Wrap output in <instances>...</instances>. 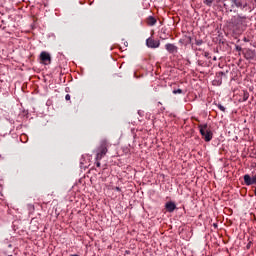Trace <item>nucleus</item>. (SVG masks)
Masks as SVG:
<instances>
[{
    "label": "nucleus",
    "instance_id": "f257e3e1",
    "mask_svg": "<svg viewBox=\"0 0 256 256\" xmlns=\"http://www.w3.org/2000/svg\"><path fill=\"white\" fill-rule=\"evenodd\" d=\"M231 23L234 27V29H239V31H243L247 25V18L242 16H234L231 19Z\"/></svg>",
    "mask_w": 256,
    "mask_h": 256
},
{
    "label": "nucleus",
    "instance_id": "f03ea898",
    "mask_svg": "<svg viewBox=\"0 0 256 256\" xmlns=\"http://www.w3.org/2000/svg\"><path fill=\"white\" fill-rule=\"evenodd\" d=\"M198 127L200 134L204 138V141L209 142L211 141V139H213V133L211 132V130H209L207 124H200Z\"/></svg>",
    "mask_w": 256,
    "mask_h": 256
},
{
    "label": "nucleus",
    "instance_id": "7ed1b4c3",
    "mask_svg": "<svg viewBox=\"0 0 256 256\" xmlns=\"http://www.w3.org/2000/svg\"><path fill=\"white\" fill-rule=\"evenodd\" d=\"M40 60L44 65H51V54L45 51L41 52Z\"/></svg>",
    "mask_w": 256,
    "mask_h": 256
},
{
    "label": "nucleus",
    "instance_id": "20e7f679",
    "mask_svg": "<svg viewBox=\"0 0 256 256\" xmlns=\"http://www.w3.org/2000/svg\"><path fill=\"white\" fill-rule=\"evenodd\" d=\"M147 47H150V49H157L160 45V42L157 40H153L152 38H148L146 40Z\"/></svg>",
    "mask_w": 256,
    "mask_h": 256
},
{
    "label": "nucleus",
    "instance_id": "39448f33",
    "mask_svg": "<svg viewBox=\"0 0 256 256\" xmlns=\"http://www.w3.org/2000/svg\"><path fill=\"white\" fill-rule=\"evenodd\" d=\"M244 182H245V185H255L256 176H253L251 178V176H249V174H246V175H244Z\"/></svg>",
    "mask_w": 256,
    "mask_h": 256
},
{
    "label": "nucleus",
    "instance_id": "423d86ee",
    "mask_svg": "<svg viewBox=\"0 0 256 256\" xmlns=\"http://www.w3.org/2000/svg\"><path fill=\"white\" fill-rule=\"evenodd\" d=\"M165 49L168 53H177V46L175 44H166Z\"/></svg>",
    "mask_w": 256,
    "mask_h": 256
},
{
    "label": "nucleus",
    "instance_id": "0eeeda50",
    "mask_svg": "<svg viewBox=\"0 0 256 256\" xmlns=\"http://www.w3.org/2000/svg\"><path fill=\"white\" fill-rule=\"evenodd\" d=\"M165 207L169 213H173L174 209H177V205H175L173 202L166 203Z\"/></svg>",
    "mask_w": 256,
    "mask_h": 256
},
{
    "label": "nucleus",
    "instance_id": "6e6552de",
    "mask_svg": "<svg viewBox=\"0 0 256 256\" xmlns=\"http://www.w3.org/2000/svg\"><path fill=\"white\" fill-rule=\"evenodd\" d=\"M100 153L102 155H106L107 154V145L106 144H103L101 147H100Z\"/></svg>",
    "mask_w": 256,
    "mask_h": 256
},
{
    "label": "nucleus",
    "instance_id": "1a4fd4ad",
    "mask_svg": "<svg viewBox=\"0 0 256 256\" xmlns=\"http://www.w3.org/2000/svg\"><path fill=\"white\" fill-rule=\"evenodd\" d=\"M148 25H155L157 23V20L153 18L152 16L148 17Z\"/></svg>",
    "mask_w": 256,
    "mask_h": 256
},
{
    "label": "nucleus",
    "instance_id": "9d476101",
    "mask_svg": "<svg viewBox=\"0 0 256 256\" xmlns=\"http://www.w3.org/2000/svg\"><path fill=\"white\" fill-rule=\"evenodd\" d=\"M232 3L235 5V7H241L242 6L241 1H238V0H232Z\"/></svg>",
    "mask_w": 256,
    "mask_h": 256
},
{
    "label": "nucleus",
    "instance_id": "9b49d317",
    "mask_svg": "<svg viewBox=\"0 0 256 256\" xmlns=\"http://www.w3.org/2000/svg\"><path fill=\"white\" fill-rule=\"evenodd\" d=\"M103 155L104 154H102L100 151L97 153V155H96V160L97 161H101V159H103Z\"/></svg>",
    "mask_w": 256,
    "mask_h": 256
},
{
    "label": "nucleus",
    "instance_id": "f8f14e48",
    "mask_svg": "<svg viewBox=\"0 0 256 256\" xmlns=\"http://www.w3.org/2000/svg\"><path fill=\"white\" fill-rule=\"evenodd\" d=\"M173 93H174V95L181 94V93H183V90H181V89L173 90Z\"/></svg>",
    "mask_w": 256,
    "mask_h": 256
},
{
    "label": "nucleus",
    "instance_id": "ddd939ff",
    "mask_svg": "<svg viewBox=\"0 0 256 256\" xmlns=\"http://www.w3.org/2000/svg\"><path fill=\"white\" fill-rule=\"evenodd\" d=\"M218 109H220V111L225 112V107L221 104H218Z\"/></svg>",
    "mask_w": 256,
    "mask_h": 256
},
{
    "label": "nucleus",
    "instance_id": "4468645a",
    "mask_svg": "<svg viewBox=\"0 0 256 256\" xmlns=\"http://www.w3.org/2000/svg\"><path fill=\"white\" fill-rule=\"evenodd\" d=\"M65 99H66V101H70V100H71V96H70L69 94H67V95L65 96Z\"/></svg>",
    "mask_w": 256,
    "mask_h": 256
},
{
    "label": "nucleus",
    "instance_id": "2eb2a0df",
    "mask_svg": "<svg viewBox=\"0 0 256 256\" xmlns=\"http://www.w3.org/2000/svg\"><path fill=\"white\" fill-rule=\"evenodd\" d=\"M214 0H206V5H211V3H213Z\"/></svg>",
    "mask_w": 256,
    "mask_h": 256
},
{
    "label": "nucleus",
    "instance_id": "dca6fc26",
    "mask_svg": "<svg viewBox=\"0 0 256 256\" xmlns=\"http://www.w3.org/2000/svg\"><path fill=\"white\" fill-rule=\"evenodd\" d=\"M249 98V96H247V94L244 95V101H247V99Z\"/></svg>",
    "mask_w": 256,
    "mask_h": 256
},
{
    "label": "nucleus",
    "instance_id": "f3484780",
    "mask_svg": "<svg viewBox=\"0 0 256 256\" xmlns=\"http://www.w3.org/2000/svg\"><path fill=\"white\" fill-rule=\"evenodd\" d=\"M97 167H101V163L100 162H97Z\"/></svg>",
    "mask_w": 256,
    "mask_h": 256
},
{
    "label": "nucleus",
    "instance_id": "a211bd4d",
    "mask_svg": "<svg viewBox=\"0 0 256 256\" xmlns=\"http://www.w3.org/2000/svg\"><path fill=\"white\" fill-rule=\"evenodd\" d=\"M254 195H255V197H256V188H255V190H254Z\"/></svg>",
    "mask_w": 256,
    "mask_h": 256
},
{
    "label": "nucleus",
    "instance_id": "6ab92c4d",
    "mask_svg": "<svg viewBox=\"0 0 256 256\" xmlns=\"http://www.w3.org/2000/svg\"><path fill=\"white\" fill-rule=\"evenodd\" d=\"M116 191H119V187H116Z\"/></svg>",
    "mask_w": 256,
    "mask_h": 256
},
{
    "label": "nucleus",
    "instance_id": "aec40b11",
    "mask_svg": "<svg viewBox=\"0 0 256 256\" xmlns=\"http://www.w3.org/2000/svg\"><path fill=\"white\" fill-rule=\"evenodd\" d=\"M9 256H13V255H9Z\"/></svg>",
    "mask_w": 256,
    "mask_h": 256
}]
</instances>
